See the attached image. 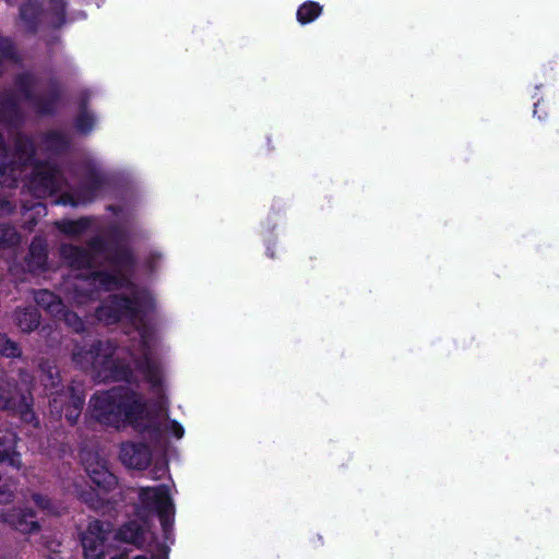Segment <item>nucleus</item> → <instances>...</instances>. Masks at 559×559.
Returning <instances> with one entry per match:
<instances>
[{
  "instance_id": "nucleus-34",
  "label": "nucleus",
  "mask_w": 559,
  "mask_h": 559,
  "mask_svg": "<svg viewBox=\"0 0 559 559\" xmlns=\"http://www.w3.org/2000/svg\"><path fill=\"white\" fill-rule=\"evenodd\" d=\"M21 13H22V15H23L24 17H26V15H27V14H26V10H25V9H22Z\"/></svg>"
},
{
  "instance_id": "nucleus-33",
  "label": "nucleus",
  "mask_w": 559,
  "mask_h": 559,
  "mask_svg": "<svg viewBox=\"0 0 559 559\" xmlns=\"http://www.w3.org/2000/svg\"><path fill=\"white\" fill-rule=\"evenodd\" d=\"M73 298L75 299V301H76L78 304H82V302H83V300L81 299V297H80L79 295H78V296H74Z\"/></svg>"
},
{
  "instance_id": "nucleus-18",
  "label": "nucleus",
  "mask_w": 559,
  "mask_h": 559,
  "mask_svg": "<svg viewBox=\"0 0 559 559\" xmlns=\"http://www.w3.org/2000/svg\"><path fill=\"white\" fill-rule=\"evenodd\" d=\"M144 365L142 366L145 378L153 386H157L162 382L160 371L158 366L148 357V354H144Z\"/></svg>"
},
{
  "instance_id": "nucleus-4",
  "label": "nucleus",
  "mask_w": 559,
  "mask_h": 559,
  "mask_svg": "<svg viewBox=\"0 0 559 559\" xmlns=\"http://www.w3.org/2000/svg\"><path fill=\"white\" fill-rule=\"evenodd\" d=\"M141 311L139 297L135 296L133 300L128 298H117L111 301V305L103 306L98 309V318L107 323L115 322L122 317H130L135 319Z\"/></svg>"
},
{
  "instance_id": "nucleus-1",
  "label": "nucleus",
  "mask_w": 559,
  "mask_h": 559,
  "mask_svg": "<svg viewBox=\"0 0 559 559\" xmlns=\"http://www.w3.org/2000/svg\"><path fill=\"white\" fill-rule=\"evenodd\" d=\"M92 416L105 425L118 426L138 419L145 413L140 397L127 389H114L109 392L96 393L90 402Z\"/></svg>"
},
{
  "instance_id": "nucleus-17",
  "label": "nucleus",
  "mask_w": 559,
  "mask_h": 559,
  "mask_svg": "<svg viewBox=\"0 0 559 559\" xmlns=\"http://www.w3.org/2000/svg\"><path fill=\"white\" fill-rule=\"evenodd\" d=\"M90 225V221L81 218L79 221H63L58 223L60 230L69 236H79L84 233Z\"/></svg>"
},
{
  "instance_id": "nucleus-15",
  "label": "nucleus",
  "mask_w": 559,
  "mask_h": 559,
  "mask_svg": "<svg viewBox=\"0 0 559 559\" xmlns=\"http://www.w3.org/2000/svg\"><path fill=\"white\" fill-rule=\"evenodd\" d=\"M16 323L22 331L29 332L38 326L39 316L35 309H27L16 313Z\"/></svg>"
},
{
  "instance_id": "nucleus-7",
  "label": "nucleus",
  "mask_w": 559,
  "mask_h": 559,
  "mask_svg": "<svg viewBox=\"0 0 559 559\" xmlns=\"http://www.w3.org/2000/svg\"><path fill=\"white\" fill-rule=\"evenodd\" d=\"M85 471L93 481L99 489L109 490L117 484L116 477L106 467L104 462L98 461L96 457L93 461H86Z\"/></svg>"
},
{
  "instance_id": "nucleus-14",
  "label": "nucleus",
  "mask_w": 559,
  "mask_h": 559,
  "mask_svg": "<svg viewBox=\"0 0 559 559\" xmlns=\"http://www.w3.org/2000/svg\"><path fill=\"white\" fill-rule=\"evenodd\" d=\"M93 285H98L105 289H111L122 286L126 278L120 274L95 273L92 278Z\"/></svg>"
},
{
  "instance_id": "nucleus-12",
  "label": "nucleus",
  "mask_w": 559,
  "mask_h": 559,
  "mask_svg": "<svg viewBox=\"0 0 559 559\" xmlns=\"http://www.w3.org/2000/svg\"><path fill=\"white\" fill-rule=\"evenodd\" d=\"M67 262L76 269L90 266L92 258L86 251L80 250L72 246H64L61 250Z\"/></svg>"
},
{
  "instance_id": "nucleus-6",
  "label": "nucleus",
  "mask_w": 559,
  "mask_h": 559,
  "mask_svg": "<svg viewBox=\"0 0 559 559\" xmlns=\"http://www.w3.org/2000/svg\"><path fill=\"white\" fill-rule=\"evenodd\" d=\"M120 460L129 468L143 469L151 462L150 450L143 444L124 443L120 449Z\"/></svg>"
},
{
  "instance_id": "nucleus-19",
  "label": "nucleus",
  "mask_w": 559,
  "mask_h": 559,
  "mask_svg": "<svg viewBox=\"0 0 559 559\" xmlns=\"http://www.w3.org/2000/svg\"><path fill=\"white\" fill-rule=\"evenodd\" d=\"M21 350L17 345L8 338L5 335L0 334V355L5 357L20 356Z\"/></svg>"
},
{
  "instance_id": "nucleus-16",
  "label": "nucleus",
  "mask_w": 559,
  "mask_h": 559,
  "mask_svg": "<svg viewBox=\"0 0 559 559\" xmlns=\"http://www.w3.org/2000/svg\"><path fill=\"white\" fill-rule=\"evenodd\" d=\"M322 8L317 2H306L297 11V20L301 24H307L317 19Z\"/></svg>"
},
{
  "instance_id": "nucleus-28",
  "label": "nucleus",
  "mask_w": 559,
  "mask_h": 559,
  "mask_svg": "<svg viewBox=\"0 0 559 559\" xmlns=\"http://www.w3.org/2000/svg\"><path fill=\"white\" fill-rule=\"evenodd\" d=\"M170 430H171V433L178 439H180L185 432L183 428L177 423H171Z\"/></svg>"
},
{
  "instance_id": "nucleus-8",
  "label": "nucleus",
  "mask_w": 559,
  "mask_h": 559,
  "mask_svg": "<svg viewBox=\"0 0 559 559\" xmlns=\"http://www.w3.org/2000/svg\"><path fill=\"white\" fill-rule=\"evenodd\" d=\"M16 436L7 428H0V462H5L13 468L22 466L20 454L15 451Z\"/></svg>"
},
{
  "instance_id": "nucleus-26",
  "label": "nucleus",
  "mask_w": 559,
  "mask_h": 559,
  "mask_svg": "<svg viewBox=\"0 0 559 559\" xmlns=\"http://www.w3.org/2000/svg\"><path fill=\"white\" fill-rule=\"evenodd\" d=\"M133 559H167V552L164 548H158L155 554L152 555H140L134 557Z\"/></svg>"
},
{
  "instance_id": "nucleus-13",
  "label": "nucleus",
  "mask_w": 559,
  "mask_h": 559,
  "mask_svg": "<svg viewBox=\"0 0 559 559\" xmlns=\"http://www.w3.org/2000/svg\"><path fill=\"white\" fill-rule=\"evenodd\" d=\"M35 301L39 307L48 310L53 316H58L62 312V301L51 292H37L35 294Z\"/></svg>"
},
{
  "instance_id": "nucleus-10",
  "label": "nucleus",
  "mask_w": 559,
  "mask_h": 559,
  "mask_svg": "<svg viewBox=\"0 0 559 559\" xmlns=\"http://www.w3.org/2000/svg\"><path fill=\"white\" fill-rule=\"evenodd\" d=\"M10 525L24 534H32L39 530L35 515L28 510H14L4 519Z\"/></svg>"
},
{
  "instance_id": "nucleus-31",
  "label": "nucleus",
  "mask_w": 559,
  "mask_h": 559,
  "mask_svg": "<svg viewBox=\"0 0 559 559\" xmlns=\"http://www.w3.org/2000/svg\"><path fill=\"white\" fill-rule=\"evenodd\" d=\"M86 285V281H81L79 284H76V287L80 289H85Z\"/></svg>"
},
{
  "instance_id": "nucleus-3",
  "label": "nucleus",
  "mask_w": 559,
  "mask_h": 559,
  "mask_svg": "<svg viewBox=\"0 0 559 559\" xmlns=\"http://www.w3.org/2000/svg\"><path fill=\"white\" fill-rule=\"evenodd\" d=\"M110 535L109 524L92 521L82 537L85 559H103Z\"/></svg>"
},
{
  "instance_id": "nucleus-23",
  "label": "nucleus",
  "mask_w": 559,
  "mask_h": 559,
  "mask_svg": "<svg viewBox=\"0 0 559 559\" xmlns=\"http://www.w3.org/2000/svg\"><path fill=\"white\" fill-rule=\"evenodd\" d=\"M57 317L63 318L64 321L67 322V324H69L76 331H79L83 326L82 321L75 313L64 311L63 308H62V312L59 313Z\"/></svg>"
},
{
  "instance_id": "nucleus-25",
  "label": "nucleus",
  "mask_w": 559,
  "mask_h": 559,
  "mask_svg": "<svg viewBox=\"0 0 559 559\" xmlns=\"http://www.w3.org/2000/svg\"><path fill=\"white\" fill-rule=\"evenodd\" d=\"M31 252H32L33 255L36 254L37 261H36L35 265L36 266H41L44 264V262H45V254H44L43 248L37 247L36 245H32Z\"/></svg>"
},
{
  "instance_id": "nucleus-21",
  "label": "nucleus",
  "mask_w": 559,
  "mask_h": 559,
  "mask_svg": "<svg viewBox=\"0 0 559 559\" xmlns=\"http://www.w3.org/2000/svg\"><path fill=\"white\" fill-rule=\"evenodd\" d=\"M17 241L16 233L8 226H0V246L14 245Z\"/></svg>"
},
{
  "instance_id": "nucleus-5",
  "label": "nucleus",
  "mask_w": 559,
  "mask_h": 559,
  "mask_svg": "<svg viewBox=\"0 0 559 559\" xmlns=\"http://www.w3.org/2000/svg\"><path fill=\"white\" fill-rule=\"evenodd\" d=\"M84 399L80 394L62 391L57 392L50 401L51 411L57 415L64 413L69 423L74 424L80 415Z\"/></svg>"
},
{
  "instance_id": "nucleus-20",
  "label": "nucleus",
  "mask_w": 559,
  "mask_h": 559,
  "mask_svg": "<svg viewBox=\"0 0 559 559\" xmlns=\"http://www.w3.org/2000/svg\"><path fill=\"white\" fill-rule=\"evenodd\" d=\"M32 501L38 507L39 510L47 514H57L58 510L53 503L45 496L40 493H33Z\"/></svg>"
},
{
  "instance_id": "nucleus-11",
  "label": "nucleus",
  "mask_w": 559,
  "mask_h": 559,
  "mask_svg": "<svg viewBox=\"0 0 559 559\" xmlns=\"http://www.w3.org/2000/svg\"><path fill=\"white\" fill-rule=\"evenodd\" d=\"M32 399L28 395L22 394L20 401H16L13 395H5L2 386L0 385V408L2 407H12L17 409L26 420L32 419V414L29 413Z\"/></svg>"
},
{
  "instance_id": "nucleus-27",
  "label": "nucleus",
  "mask_w": 559,
  "mask_h": 559,
  "mask_svg": "<svg viewBox=\"0 0 559 559\" xmlns=\"http://www.w3.org/2000/svg\"><path fill=\"white\" fill-rule=\"evenodd\" d=\"M74 359L81 364V365H84V362H92L93 365L97 364L98 362V358L97 357H94V354L91 352V353H87L85 357L81 358L80 354H74Z\"/></svg>"
},
{
  "instance_id": "nucleus-2",
  "label": "nucleus",
  "mask_w": 559,
  "mask_h": 559,
  "mask_svg": "<svg viewBox=\"0 0 559 559\" xmlns=\"http://www.w3.org/2000/svg\"><path fill=\"white\" fill-rule=\"evenodd\" d=\"M139 502L143 512L158 514L162 525L166 528L169 524L170 515L174 513V503L165 485L141 488L139 491Z\"/></svg>"
},
{
  "instance_id": "nucleus-24",
  "label": "nucleus",
  "mask_w": 559,
  "mask_h": 559,
  "mask_svg": "<svg viewBox=\"0 0 559 559\" xmlns=\"http://www.w3.org/2000/svg\"><path fill=\"white\" fill-rule=\"evenodd\" d=\"M93 117L87 114V112H83L79 118H78V121H76V127L80 131L82 132H86L88 131L92 126H93Z\"/></svg>"
},
{
  "instance_id": "nucleus-9",
  "label": "nucleus",
  "mask_w": 559,
  "mask_h": 559,
  "mask_svg": "<svg viewBox=\"0 0 559 559\" xmlns=\"http://www.w3.org/2000/svg\"><path fill=\"white\" fill-rule=\"evenodd\" d=\"M115 536L124 543L142 547L152 538V533L147 524H139L138 522L132 521L121 527Z\"/></svg>"
},
{
  "instance_id": "nucleus-29",
  "label": "nucleus",
  "mask_w": 559,
  "mask_h": 559,
  "mask_svg": "<svg viewBox=\"0 0 559 559\" xmlns=\"http://www.w3.org/2000/svg\"><path fill=\"white\" fill-rule=\"evenodd\" d=\"M11 497H12L11 490H9L4 487H0V503L9 502L11 500Z\"/></svg>"
},
{
  "instance_id": "nucleus-30",
  "label": "nucleus",
  "mask_w": 559,
  "mask_h": 559,
  "mask_svg": "<svg viewBox=\"0 0 559 559\" xmlns=\"http://www.w3.org/2000/svg\"><path fill=\"white\" fill-rule=\"evenodd\" d=\"M52 3L56 9L63 11L64 9V1L63 0H52Z\"/></svg>"
},
{
  "instance_id": "nucleus-32",
  "label": "nucleus",
  "mask_w": 559,
  "mask_h": 559,
  "mask_svg": "<svg viewBox=\"0 0 559 559\" xmlns=\"http://www.w3.org/2000/svg\"><path fill=\"white\" fill-rule=\"evenodd\" d=\"M47 188L50 190L56 189V185L52 182V180H49V182H47Z\"/></svg>"
},
{
  "instance_id": "nucleus-22",
  "label": "nucleus",
  "mask_w": 559,
  "mask_h": 559,
  "mask_svg": "<svg viewBox=\"0 0 559 559\" xmlns=\"http://www.w3.org/2000/svg\"><path fill=\"white\" fill-rule=\"evenodd\" d=\"M43 372H44V378H43L44 385L46 388H48V386L53 388L56 384L55 380L58 379V376H59L56 367L48 366L47 368H43Z\"/></svg>"
}]
</instances>
